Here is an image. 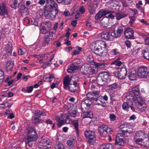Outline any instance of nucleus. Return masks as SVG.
<instances>
[{
    "label": "nucleus",
    "instance_id": "obj_45",
    "mask_svg": "<svg viewBox=\"0 0 149 149\" xmlns=\"http://www.w3.org/2000/svg\"><path fill=\"white\" fill-rule=\"evenodd\" d=\"M122 64V63L121 61H118L117 60H116L111 63V65L114 64L116 66H120Z\"/></svg>",
    "mask_w": 149,
    "mask_h": 149
},
{
    "label": "nucleus",
    "instance_id": "obj_26",
    "mask_svg": "<svg viewBox=\"0 0 149 149\" xmlns=\"http://www.w3.org/2000/svg\"><path fill=\"white\" fill-rule=\"evenodd\" d=\"M88 74L89 75H92L93 74H95L97 72V70L96 68L89 67Z\"/></svg>",
    "mask_w": 149,
    "mask_h": 149
},
{
    "label": "nucleus",
    "instance_id": "obj_57",
    "mask_svg": "<svg viewBox=\"0 0 149 149\" xmlns=\"http://www.w3.org/2000/svg\"><path fill=\"white\" fill-rule=\"evenodd\" d=\"M116 116L114 114H111L110 115V118L111 121H114L116 119Z\"/></svg>",
    "mask_w": 149,
    "mask_h": 149
},
{
    "label": "nucleus",
    "instance_id": "obj_3",
    "mask_svg": "<svg viewBox=\"0 0 149 149\" xmlns=\"http://www.w3.org/2000/svg\"><path fill=\"white\" fill-rule=\"evenodd\" d=\"M141 92L138 86H136L132 88V91L128 93L127 96H131V99L134 101L143 100V99L140 96Z\"/></svg>",
    "mask_w": 149,
    "mask_h": 149
},
{
    "label": "nucleus",
    "instance_id": "obj_55",
    "mask_svg": "<svg viewBox=\"0 0 149 149\" xmlns=\"http://www.w3.org/2000/svg\"><path fill=\"white\" fill-rule=\"evenodd\" d=\"M43 40V45H46V44L48 45L50 41V39H44Z\"/></svg>",
    "mask_w": 149,
    "mask_h": 149
},
{
    "label": "nucleus",
    "instance_id": "obj_27",
    "mask_svg": "<svg viewBox=\"0 0 149 149\" xmlns=\"http://www.w3.org/2000/svg\"><path fill=\"white\" fill-rule=\"evenodd\" d=\"M14 66V63L10 61H8L6 64L7 71L11 70Z\"/></svg>",
    "mask_w": 149,
    "mask_h": 149
},
{
    "label": "nucleus",
    "instance_id": "obj_33",
    "mask_svg": "<svg viewBox=\"0 0 149 149\" xmlns=\"http://www.w3.org/2000/svg\"><path fill=\"white\" fill-rule=\"evenodd\" d=\"M123 137L120 138L119 136H116V143L119 145H121L122 143H124V140L123 139Z\"/></svg>",
    "mask_w": 149,
    "mask_h": 149
},
{
    "label": "nucleus",
    "instance_id": "obj_38",
    "mask_svg": "<svg viewBox=\"0 0 149 149\" xmlns=\"http://www.w3.org/2000/svg\"><path fill=\"white\" fill-rule=\"evenodd\" d=\"M35 140L31 139L29 140V138H27L25 140V143L26 147L28 146L29 147H31L32 145V141H35Z\"/></svg>",
    "mask_w": 149,
    "mask_h": 149
},
{
    "label": "nucleus",
    "instance_id": "obj_10",
    "mask_svg": "<svg viewBox=\"0 0 149 149\" xmlns=\"http://www.w3.org/2000/svg\"><path fill=\"white\" fill-rule=\"evenodd\" d=\"M113 11H109L106 10H101L95 16V18L97 20L100 19L103 16L110 13H113Z\"/></svg>",
    "mask_w": 149,
    "mask_h": 149
},
{
    "label": "nucleus",
    "instance_id": "obj_4",
    "mask_svg": "<svg viewBox=\"0 0 149 149\" xmlns=\"http://www.w3.org/2000/svg\"><path fill=\"white\" fill-rule=\"evenodd\" d=\"M108 77L109 74L107 72H104L100 74L96 79L97 84L101 86L106 84Z\"/></svg>",
    "mask_w": 149,
    "mask_h": 149
},
{
    "label": "nucleus",
    "instance_id": "obj_23",
    "mask_svg": "<svg viewBox=\"0 0 149 149\" xmlns=\"http://www.w3.org/2000/svg\"><path fill=\"white\" fill-rule=\"evenodd\" d=\"M87 101H82L81 103V107L82 110L83 111L84 109H88L90 107V104L87 103Z\"/></svg>",
    "mask_w": 149,
    "mask_h": 149
},
{
    "label": "nucleus",
    "instance_id": "obj_20",
    "mask_svg": "<svg viewBox=\"0 0 149 149\" xmlns=\"http://www.w3.org/2000/svg\"><path fill=\"white\" fill-rule=\"evenodd\" d=\"M6 52L8 55H10L12 53V46L11 43H9L6 46L5 48Z\"/></svg>",
    "mask_w": 149,
    "mask_h": 149
},
{
    "label": "nucleus",
    "instance_id": "obj_11",
    "mask_svg": "<svg viewBox=\"0 0 149 149\" xmlns=\"http://www.w3.org/2000/svg\"><path fill=\"white\" fill-rule=\"evenodd\" d=\"M144 135V133L141 131L136 132L134 138V139L135 142L137 144H139L140 142L143 140L142 137H143Z\"/></svg>",
    "mask_w": 149,
    "mask_h": 149
},
{
    "label": "nucleus",
    "instance_id": "obj_8",
    "mask_svg": "<svg viewBox=\"0 0 149 149\" xmlns=\"http://www.w3.org/2000/svg\"><path fill=\"white\" fill-rule=\"evenodd\" d=\"M28 135L27 138L30 140L36 139L37 134L36 130L32 127H29L28 128Z\"/></svg>",
    "mask_w": 149,
    "mask_h": 149
},
{
    "label": "nucleus",
    "instance_id": "obj_46",
    "mask_svg": "<svg viewBox=\"0 0 149 149\" xmlns=\"http://www.w3.org/2000/svg\"><path fill=\"white\" fill-rule=\"evenodd\" d=\"M40 32L42 34L46 33L48 31L46 29L45 26H42L40 28Z\"/></svg>",
    "mask_w": 149,
    "mask_h": 149
},
{
    "label": "nucleus",
    "instance_id": "obj_17",
    "mask_svg": "<svg viewBox=\"0 0 149 149\" xmlns=\"http://www.w3.org/2000/svg\"><path fill=\"white\" fill-rule=\"evenodd\" d=\"M41 143L42 144L40 147V149H48L49 147L47 146L50 145L51 144L49 140L46 139L43 140L41 141Z\"/></svg>",
    "mask_w": 149,
    "mask_h": 149
},
{
    "label": "nucleus",
    "instance_id": "obj_30",
    "mask_svg": "<svg viewBox=\"0 0 149 149\" xmlns=\"http://www.w3.org/2000/svg\"><path fill=\"white\" fill-rule=\"evenodd\" d=\"M94 65L96 68L97 70L98 68L104 69L106 68L104 63H97L96 62L94 63Z\"/></svg>",
    "mask_w": 149,
    "mask_h": 149
},
{
    "label": "nucleus",
    "instance_id": "obj_14",
    "mask_svg": "<svg viewBox=\"0 0 149 149\" xmlns=\"http://www.w3.org/2000/svg\"><path fill=\"white\" fill-rule=\"evenodd\" d=\"M100 93V91H92L88 93L87 94L86 96L89 99H91L96 101H97V99H98L97 97H94L92 96H96L97 95H98Z\"/></svg>",
    "mask_w": 149,
    "mask_h": 149
},
{
    "label": "nucleus",
    "instance_id": "obj_39",
    "mask_svg": "<svg viewBox=\"0 0 149 149\" xmlns=\"http://www.w3.org/2000/svg\"><path fill=\"white\" fill-rule=\"evenodd\" d=\"M103 97L102 96H99L98 97H97V101L98 102L96 104L97 105H100L102 106H103V101H102Z\"/></svg>",
    "mask_w": 149,
    "mask_h": 149
},
{
    "label": "nucleus",
    "instance_id": "obj_51",
    "mask_svg": "<svg viewBox=\"0 0 149 149\" xmlns=\"http://www.w3.org/2000/svg\"><path fill=\"white\" fill-rule=\"evenodd\" d=\"M129 18H130V23L131 25H132L133 24L134 22L135 21L136 18L135 17V16H130V17Z\"/></svg>",
    "mask_w": 149,
    "mask_h": 149
},
{
    "label": "nucleus",
    "instance_id": "obj_44",
    "mask_svg": "<svg viewBox=\"0 0 149 149\" xmlns=\"http://www.w3.org/2000/svg\"><path fill=\"white\" fill-rule=\"evenodd\" d=\"M68 87L69 90L71 92H76L77 91V90L74 87V86H73V85H72V86L69 85Z\"/></svg>",
    "mask_w": 149,
    "mask_h": 149
},
{
    "label": "nucleus",
    "instance_id": "obj_12",
    "mask_svg": "<svg viewBox=\"0 0 149 149\" xmlns=\"http://www.w3.org/2000/svg\"><path fill=\"white\" fill-rule=\"evenodd\" d=\"M135 103L137 107L141 112H142L146 109V105L144 102V99L143 100L136 101L135 102Z\"/></svg>",
    "mask_w": 149,
    "mask_h": 149
},
{
    "label": "nucleus",
    "instance_id": "obj_5",
    "mask_svg": "<svg viewBox=\"0 0 149 149\" xmlns=\"http://www.w3.org/2000/svg\"><path fill=\"white\" fill-rule=\"evenodd\" d=\"M101 36L102 39L110 41L112 40L113 38H115L116 36L114 31H110L109 32L104 31L102 33Z\"/></svg>",
    "mask_w": 149,
    "mask_h": 149
},
{
    "label": "nucleus",
    "instance_id": "obj_58",
    "mask_svg": "<svg viewBox=\"0 0 149 149\" xmlns=\"http://www.w3.org/2000/svg\"><path fill=\"white\" fill-rule=\"evenodd\" d=\"M64 120L58 121L57 124V126L58 127H60L62 125L64 124Z\"/></svg>",
    "mask_w": 149,
    "mask_h": 149
},
{
    "label": "nucleus",
    "instance_id": "obj_15",
    "mask_svg": "<svg viewBox=\"0 0 149 149\" xmlns=\"http://www.w3.org/2000/svg\"><path fill=\"white\" fill-rule=\"evenodd\" d=\"M128 78L131 81L135 80L136 78V72L135 70L132 68L129 71Z\"/></svg>",
    "mask_w": 149,
    "mask_h": 149
},
{
    "label": "nucleus",
    "instance_id": "obj_19",
    "mask_svg": "<svg viewBox=\"0 0 149 149\" xmlns=\"http://www.w3.org/2000/svg\"><path fill=\"white\" fill-rule=\"evenodd\" d=\"M19 13L21 15L27 14L28 12V9L25 6L21 5L19 8Z\"/></svg>",
    "mask_w": 149,
    "mask_h": 149
},
{
    "label": "nucleus",
    "instance_id": "obj_48",
    "mask_svg": "<svg viewBox=\"0 0 149 149\" xmlns=\"http://www.w3.org/2000/svg\"><path fill=\"white\" fill-rule=\"evenodd\" d=\"M45 122L47 124L52 125V128L53 129H54L55 126V124L54 123H53V121H52V120L50 119H49L48 120H46L45 121Z\"/></svg>",
    "mask_w": 149,
    "mask_h": 149
},
{
    "label": "nucleus",
    "instance_id": "obj_59",
    "mask_svg": "<svg viewBox=\"0 0 149 149\" xmlns=\"http://www.w3.org/2000/svg\"><path fill=\"white\" fill-rule=\"evenodd\" d=\"M81 63V61L79 59H76L75 60L74 63H72V64H74V65H78L79 64H80Z\"/></svg>",
    "mask_w": 149,
    "mask_h": 149
},
{
    "label": "nucleus",
    "instance_id": "obj_18",
    "mask_svg": "<svg viewBox=\"0 0 149 149\" xmlns=\"http://www.w3.org/2000/svg\"><path fill=\"white\" fill-rule=\"evenodd\" d=\"M139 145L141 146H145L147 147L149 146V138H144L140 142Z\"/></svg>",
    "mask_w": 149,
    "mask_h": 149
},
{
    "label": "nucleus",
    "instance_id": "obj_36",
    "mask_svg": "<svg viewBox=\"0 0 149 149\" xmlns=\"http://www.w3.org/2000/svg\"><path fill=\"white\" fill-rule=\"evenodd\" d=\"M120 131L122 132V135L125 136L127 137L132 133V131H128L127 130H121Z\"/></svg>",
    "mask_w": 149,
    "mask_h": 149
},
{
    "label": "nucleus",
    "instance_id": "obj_24",
    "mask_svg": "<svg viewBox=\"0 0 149 149\" xmlns=\"http://www.w3.org/2000/svg\"><path fill=\"white\" fill-rule=\"evenodd\" d=\"M113 146L110 143L103 144L100 146L99 149H112Z\"/></svg>",
    "mask_w": 149,
    "mask_h": 149
},
{
    "label": "nucleus",
    "instance_id": "obj_29",
    "mask_svg": "<svg viewBox=\"0 0 149 149\" xmlns=\"http://www.w3.org/2000/svg\"><path fill=\"white\" fill-rule=\"evenodd\" d=\"M72 124L73 125L74 127L75 130L76 131V133L77 134H78L79 131V124H78V120H74L72 122Z\"/></svg>",
    "mask_w": 149,
    "mask_h": 149
},
{
    "label": "nucleus",
    "instance_id": "obj_28",
    "mask_svg": "<svg viewBox=\"0 0 149 149\" xmlns=\"http://www.w3.org/2000/svg\"><path fill=\"white\" fill-rule=\"evenodd\" d=\"M84 134L87 139L89 137L91 136H93L95 135V133L94 132L90 130L85 131L84 132Z\"/></svg>",
    "mask_w": 149,
    "mask_h": 149
},
{
    "label": "nucleus",
    "instance_id": "obj_56",
    "mask_svg": "<svg viewBox=\"0 0 149 149\" xmlns=\"http://www.w3.org/2000/svg\"><path fill=\"white\" fill-rule=\"evenodd\" d=\"M33 88V86H30L28 87L27 88V92L28 93H31L32 91Z\"/></svg>",
    "mask_w": 149,
    "mask_h": 149
},
{
    "label": "nucleus",
    "instance_id": "obj_62",
    "mask_svg": "<svg viewBox=\"0 0 149 149\" xmlns=\"http://www.w3.org/2000/svg\"><path fill=\"white\" fill-rule=\"evenodd\" d=\"M130 103H131V104L130 105V107L131 108V109L133 111H135V109L134 107L133 102L131 101H130Z\"/></svg>",
    "mask_w": 149,
    "mask_h": 149
},
{
    "label": "nucleus",
    "instance_id": "obj_34",
    "mask_svg": "<svg viewBox=\"0 0 149 149\" xmlns=\"http://www.w3.org/2000/svg\"><path fill=\"white\" fill-rule=\"evenodd\" d=\"M127 16V15L122 12H118L116 13V19L120 20L121 19Z\"/></svg>",
    "mask_w": 149,
    "mask_h": 149
},
{
    "label": "nucleus",
    "instance_id": "obj_61",
    "mask_svg": "<svg viewBox=\"0 0 149 149\" xmlns=\"http://www.w3.org/2000/svg\"><path fill=\"white\" fill-rule=\"evenodd\" d=\"M125 44L126 46L130 48L131 47L130 42L129 40H127L125 42Z\"/></svg>",
    "mask_w": 149,
    "mask_h": 149
},
{
    "label": "nucleus",
    "instance_id": "obj_41",
    "mask_svg": "<svg viewBox=\"0 0 149 149\" xmlns=\"http://www.w3.org/2000/svg\"><path fill=\"white\" fill-rule=\"evenodd\" d=\"M4 72L2 70L0 69V85H1L4 81Z\"/></svg>",
    "mask_w": 149,
    "mask_h": 149
},
{
    "label": "nucleus",
    "instance_id": "obj_22",
    "mask_svg": "<svg viewBox=\"0 0 149 149\" xmlns=\"http://www.w3.org/2000/svg\"><path fill=\"white\" fill-rule=\"evenodd\" d=\"M72 66L69 67L67 70V72L69 73H72L74 70L78 69L79 66L78 65H76L74 64H72Z\"/></svg>",
    "mask_w": 149,
    "mask_h": 149
},
{
    "label": "nucleus",
    "instance_id": "obj_40",
    "mask_svg": "<svg viewBox=\"0 0 149 149\" xmlns=\"http://www.w3.org/2000/svg\"><path fill=\"white\" fill-rule=\"evenodd\" d=\"M130 101H129L127 102H125L122 105V108L124 110L127 109L130 107Z\"/></svg>",
    "mask_w": 149,
    "mask_h": 149
},
{
    "label": "nucleus",
    "instance_id": "obj_6",
    "mask_svg": "<svg viewBox=\"0 0 149 149\" xmlns=\"http://www.w3.org/2000/svg\"><path fill=\"white\" fill-rule=\"evenodd\" d=\"M148 74L147 67H140L138 70V75L140 78H147ZM148 76L149 77V75Z\"/></svg>",
    "mask_w": 149,
    "mask_h": 149
},
{
    "label": "nucleus",
    "instance_id": "obj_25",
    "mask_svg": "<svg viewBox=\"0 0 149 149\" xmlns=\"http://www.w3.org/2000/svg\"><path fill=\"white\" fill-rule=\"evenodd\" d=\"M123 27L121 26L118 27L116 30V32L117 34H116L115 31H114L115 36H116L115 38H118L120 37L121 36V34L123 33Z\"/></svg>",
    "mask_w": 149,
    "mask_h": 149
},
{
    "label": "nucleus",
    "instance_id": "obj_7",
    "mask_svg": "<svg viewBox=\"0 0 149 149\" xmlns=\"http://www.w3.org/2000/svg\"><path fill=\"white\" fill-rule=\"evenodd\" d=\"M98 130L101 136L106 137L107 135V133L111 131V129L107 125H103L99 127Z\"/></svg>",
    "mask_w": 149,
    "mask_h": 149
},
{
    "label": "nucleus",
    "instance_id": "obj_64",
    "mask_svg": "<svg viewBox=\"0 0 149 149\" xmlns=\"http://www.w3.org/2000/svg\"><path fill=\"white\" fill-rule=\"evenodd\" d=\"M145 44L148 45H149V38L148 37L146 38L145 40Z\"/></svg>",
    "mask_w": 149,
    "mask_h": 149
},
{
    "label": "nucleus",
    "instance_id": "obj_42",
    "mask_svg": "<svg viewBox=\"0 0 149 149\" xmlns=\"http://www.w3.org/2000/svg\"><path fill=\"white\" fill-rule=\"evenodd\" d=\"M108 22L107 19L105 20L103 18L101 22L102 26L103 27H105L107 26Z\"/></svg>",
    "mask_w": 149,
    "mask_h": 149
},
{
    "label": "nucleus",
    "instance_id": "obj_31",
    "mask_svg": "<svg viewBox=\"0 0 149 149\" xmlns=\"http://www.w3.org/2000/svg\"><path fill=\"white\" fill-rule=\"evenodd\" d=\"M144 58L149 60V49H143L142 51Z\"/></svg>",
    "mask_w": 149,
    "mask_h": 149
},
{
    "label": "nucleus",
    "instance_id": "obj_54",
    "mask_svg": "<svg viewBox=\"0 0 149 149\" xmlns=\"http://www.w3.org/2000/svg\"><path fill=\"white\" fill-rule=\"evenodd\" d=\"M87 60L89 62L91 63L93 61V58L92 57V56L89 55L87 58Z\"/></svg>",
    "mask_w": 149,
    "mask_h": 149
},
{
    "label": "nucleus",
    "instance_id": "obj_49",
    "mask_svg": "<svg viewBox=\"0 0 149 149\" xmlns=\"http://www.w3.org/2000/svg\"><path fill=\"white\" fill-rule=\"evenodd\" d=\"M88 11L91 14H93L94 13V10L92 6H90L88 7Z\"/></svg>",
    "mask_w": 149,
    "mask_h": 149
},
{
    "label": "nucleus",
    "instance_id": "obj_53",
    "mask_svg": "<svg viewBox=\"0 0 149 149\" xmlns=\"http://www.w3.org/2000/svg\"><path fill=\"white\" fill-rule=\"evenodd\" d=\"M41 111L39 110H37L35 111L34 115L36 117L40 118V117Z\"/></svg>",
    "mask_w": 149,
    "mask_h": 149
},
{
    "label": "nucleus",
    "instance_id": "obj_52",
    "mask_svg": "<svg viewBox=\"0 0 149 149\" xmlns=\"http://www.w3.org/2000/svg\"><path fill=\"white\" fill-rule=\"evenodd\" d=\"M136 7L139 10H141V12H142L143 13H144V8H142L141 6H139L137 3L136 4Z\"/></svg>",
    "mask_w": 149,
    "mask_h": 149
},
{
    "label": "nucleus",
    "instance_id": "obj_60",
    "mask_svg": "<svg viewBox=\"0 0 149 149\" xmlns=\"http://www.w3.org/2000/svg\"><path fill=\"white\" fill-rule=\"evenodd\" d=\"M89 68V67L88 66H84V73L85 74H88V69Z\"/></svg>",
    "mask_w": 149,
    "mask_h": 149
},
{
    "label": "nucleus",
    "instance_id": "obj_13",
    "mask_svg": "<svg viewBox=\"0 0 149 149\" xmlns=\"http://www.w3.org/2000/svg\"><path fill=\"white\" fill-rule=\"evenodd\" d=\"M117 74L118 75V79H124L127 75V70L125 68H122L120 70V72L118 71L117 72Z\"/></svg>",
    "mask_w": 149,
    "mask_h": 149
},
{
    "label": "nucleus",
    "instance_id": "obj_37",
    "mask_svg": "<svg viewBox=\"0 0 149 149\" xmlns=\"http://www.w3.org/2000/svg\"><path fill=\"white\" fill-rule=\"evenodd\" d=\"M108 87L110 90H113L116 89L118 87V84L116 82H115L111 84L108 86Z\"/></svg>",
    "mask_w": 149,
    "mask_h": 149
},
{
    "label": "nucleus",
    "instance_id": "obj_21",
    "mask_svg": "<svg viewBox=\"0 0 149 149\" xmlns=\"http://www.w3.org/2000/svg\"><path fill=\"white\" fill-rule=\"evenodd\" d=\"M0 14L3 15L5 14L7 15V10L6 7V5L3 3L0 6Z\"/></svg>",
    "mask_w": 149,
    "mask_h": 149
},
{
    "label": "nucleus",
    "instance_id": "obj_16",
    "mask_svg": "<svg viewBox=\"0 0 149 149\" xmlns=\"http://www.w3.org/2000/svg\"><path fill=\"white\" fill-rule=\"evenodd\" d=\"M71 80L69 79V77L68 75L65 77L63 79V87L65 89L67 88L69 85L72 86V84H70Z\"/></svg>",
    "mask_w": 149,
    "mask_h": 149
},
{
    "label": "nucleus",
    "instance_id": "obj_47",
    "mask_svg": "<svg viewBox=\"0 0 149 149\" xmlns=\"http://www.w3.org/2000/svg\"><path fill=\"white\" fill-rule=\"evenodd\" d=\"M75 139H73L72 141L71 140H68L67 141V144L69 146H73L75 142Z\"/></svg>",
    "mask_w": 149,
    "mask_h": 149
},
{
    "label": "nucleus",
    "instance_id": "obj_50",
    "mask_svg": "<svg viewBox=\"0 0 149 149\" xmlns=\"http://www.w3.org/2000/svg\"><path fill=\"white\" fill-rule=\"evenodd\" d=\"M55 149H65L63 146L61 144H58L55 147Z\"/></svg>",
    "mask_w": 149,
    "mask_h": 149
},
{
    "label": "nucleus",
    "instance_id": "obj_43",
    "mask_svg": "<svg viewBox=\"0 0 149 149\" xmlns=\"http://www.w3.org/2000/svg\"><path fill=\"white\" fill-rule=\"evenodd\" d=\"M45 35L43 37L44 39H50L52 40L51 37H52V35L50 32L48 31L45 34Z\"/></svg>",
    "mask_w": 149,
    "mask_h": 149
},
{
    "label": "nucleus",
    "instance_id": "obj_9",
    "mask_svg": "<svg viewBox=\"0 0 149 149\" xmlns=\"http://www.w3.org/2000/svg\"><path fill=\"white\" fill-rule=\"evenodd\" d=\"M124 35L125 38L127 39H134V31L131 28L128 27L124 31Z\"/></svg>",
    "mask_w": 149,
    "mask_h": 149
},
{
    "label": "nucleus",
    "instance_id": "obj_63",
    "mask_svg": "<svg viewBox=\"0 0 149 149\" xmlns=\"http://www.w3.org/2000/svg\"><path fill=\"white\" fill-rule=\"evenodd\" d=\"M79 12L83 14L85 13V9L83 6H81L79 9Z\"/></svg>",
    "mask_w": 149,
    "mask_h": 149
},
{
    "label": "nucleus",
    "instance_id": "obj_2",
    "mask_svg": "<svg viewBox=\"0 0 149 149\" xmlns=\"http://www.w3.org/2000/svg\"><path fill=\"white\" fill-rule=\"evenodd\" d=\"M107 47L106 43L104 41H100L93 45L91 48L93 52L97 55L104 56L107 53Z\"/></svg>",
    "mask_w": 149,
    "mask_h": 149
},
{
    "label": "nucleus",
    "instance_id": "obj_32",
    "mask_svg": "<svg viewBox=\"0 0 149 149\" xmlns=\"http://www.w3.org/2000/svg\"><path fill=\"white\" fill-rule=\"evenodd\" d=\"M87 139L88 140V142L90 144H93L95 142L96 140L95 134L93 136H92L90 137H89Z\"/></svg>",
    "mask_w": 149,
    "mask_h": 149
},
{
    "label": "nucleus",
    "instance_id": "obj_1",
    "mask_svg": "<svg viewBox=\"0 0 149 149\" xmlns=\"http://www.w3.org/2000/svg\"><path fill=\"white\" fill-rule=\"evenodd\" d=\"M46 1L47 5L44 8V15L47 18H54L58 12V6L54 0Z\"/></svg>",
    "mask_w": 149,
    "mask_h": 149
},
{
    "label": "nucleus",
    "instance_id": "obj_35",
    "mask_svg": "<svg viewBox=\"0 0 149 149\" xmlns=\"http://www.w3.org/2000/svg\"><path fill=\"white\" fill-rule=\"evenodd\" d=\"M39 118L33 116L32 117V120L33 123L35 124H37L39 123L41 121V119H39Z\"/></svg>",
    "mask_w": 149,
    "mask_h": 149
}]
</instances>
